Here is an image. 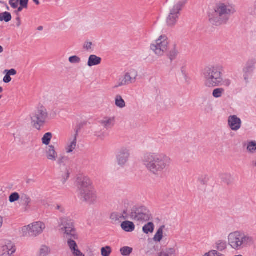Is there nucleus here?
<instances>
[{"instance_id":"bb28decb","label":"nucleus","mask_w":256,"mask_h":256,"mask_svg":"<svg viewBox=\"0 0 256 256\" xmlns=\"http://www.w3.org/2000/svg\"><path fill=\"white\" fill-rule=\"evenodd\" d=\"M178 18L179 16L168 14L166 19L167 26L170 27L175 26L178 20Z\"/></svg>"},{"instance_id":"2eb2a0df","label":"nucleus","mask_w":256,"mask_h":256,"mask_svg":"<svg viewBox=\"0 0 256 256\" xmlns=\"http://www.w3.org/2000/svg\"><path fill=\"white\" fill-rule=\"evenodd\" d=\"M46 158L50 162H56L58 158V153L54 145L51 144L46 146L44 150Z\"/></svg>"},{"instance_id":"1a4fd4ad","label":"nucleus","mask_w":256,"mask_h":256,"mask_svg":"<svg viewBox=\"0 0 256 256\" xmlns=\"http://www.w3.org/2000/svg\"><path fill=\"white\" fill-rule=\"evenodd\" d=\"M45 229V224L41 221H38L22 227L20 233L24 238H35L41 234Z\"/></svg>"},{"instance_id":"39448f33","label":"nucleus","mask_w":256,"mask_h":256,"mask_svg":"<svg viewBox=\"0 0 256 256\" xmlns=\"http://www.w3.org/2000/svg\"><path fill=\"white\" fill-rule=\"evenodd\" d=\"M228 242L230 247L235 250H240L254 244V239L249 234L240 231H234L228 236Z\"/></svg>"},{"instance_id":"5701e85b","label":"nucleus","mask_w":256,"mask_h":256,"mask_svg":"<svg viewBox=\"0 0 256 256\" xmlns=\"http://www.w3.org/2000/svg\"><path fill=\"white\" fill-rule=\"evenodd\" d=\"M17 72L15 69L12 68L10 70H6L4 72V74H5V76L3 78V82L4 83H8L12 80L10 76H15Z\"/></svg>"},{"instance_id":"f704fd0d","label":"nucleus","mask_w":256,"mask_h":256,"mask_svg":"<svg viewBox=\"0 0 256 256\" xmlns=\"http://www.w3.org/2000/svg\"><path fill=\"white\" fill-rule=\"evenodd\" d=\"M132 248L129 246H124L120 249V252L123 256H128L132 252Z\"/></svg>"},{"instance_id":"2f4dec72","label":"nucleus","mask_w":256,"mask_h":256,"mask_svg":"<svg viewBox=\"0 0 256 256\" xmlns=\"http://www.w3.org/2000/svg\"><path fill=\"white\" fill-rule=\"evenodd\" d=\"M83 49L88 52H92L94 50V44L90 40H86L83 44Z\"/></svg>"},{"instance_id":"c03bdc74","label":"nucleus","mask_w":256,"mask_h":256,"mask_svg":"<svg viewBox=\"0 0 256 256\" xmlns=\"http://www.w3.org/2000/svg\"><path fill=\"white\" fill-rule=\"evenodd\" d=\"M9 4L12 8L16 9L20 5V0H9Z\"/></svg>"},{"instance_id":"b1692460","label":"nucleus","mask_w":256,"mask_h":256,"mask_svg":"<svg viewBox=\"0 0 256 256\" xmlns=\"http://www.w3.org/2000/svg\"><path fill=\"white\" fill-rule=\"evenodd\" d=\"M164 226H162L158 228L153 238L154 242H160L164 238Z\"/></svg>"},{"instance_id":"0eeeda50","label":"nucleus","mask_w":256,"mask_h":256,"mask_svg":"<svg viewBox=\"0 0 256 256\" xmlns=\"http://www.w3.org/2000/svg\"><path fill=\"white\" fill-rule=\"evenodd\" d=\"M170 40L166 34L159 36L150 46V50L158 56H162L170 50Z\"/></svg>"},{"instance_id":"49530a36","label":"nucleus","mask_w":256,"mask_h":256,"mask_svg":"<svg viewBox=\"0 0 256 256\" xmlns=\"http://www.w3.org/2000/svg\"><path fill=\"white\" fill-rule=\"evenodd\" d=\"M24 201L25 202V203L27 204H28L31 202V199L30 198L27 196H24L22 197Z\"/></svg>"},{"instance_id":"aec40b11","label":"nucleus","mask_w":256,"mask_h":256,"mask_svg":"<svg viewBox=\"0 0 256 256\" xmlns=\"http://www.w3.org/2000/svg\"><path fill=\"white\" fill-rule=\"evenodd\" d=\"M102 59L95 54H90L88 58L87 66L92 67L100 65L102 63Z\"/></svg>"},{"instance_id":"f257e3e1","label":"nucleus","mask_w":256,"mask_h":256,"mask_svg":"<svg viewBox=\"0 0 256 256\" xmlns=\"http://www.w3.org/2000/svg\"><path fill=\"white\" fill-rule=\"evenodd\" d=\"M142 162L150 173L159 176L170 166L172 160L163 153L148 152L144 155Z\"/></svg>"},{"instance_id":"ddd939ff","label":"nucleus","mask_w":256,"mask_h":256,"mask_svg":"<svg viewBox=\"0 0 256 256\" xmlns=\"http://www.w3.org/2000/svg\"><path fill=\"white\" fill-rule=\"evenodd\" d=\"M188 0H167L168 3V14L179 16L180 12Z\"/></svg>"},{"instance_id":"a19ab883","label":"nucleus","mask_w":256,"mask_h":256,"mask_svg":"<svg viewBox=\"0 0 256 256\" xmlns=\"http://www.w3.org/2000/svg\"><path fill=\"white\" fill-rule=\"evenodd\" d=\"M122 220L128 219L131 220V212H128L127 210H124L122 212L120 213Z\"/></svg>"},{"instance_id":"3c124183","label":"nucleus","mask_w":256,"mask_h":256,"mask_svg":"<svg viewBox=\"0 0 256 256\" xmlns=\"http://www.w3.org/2000/svg\"><path fill=\"white\" fill-rule=\"evenodd\" d=\"M17 20L18 22L16 24V26H17L19 27L20 26V24H21V22H20V18H17Z\"/></svg>"},{"instance_id":"6e6d98bb","label":"nucleus","mask_w":256,"mask_h":256,"mask_svg":"<svg viewBox=\"0 0 256 256\" xmlns=\"http://www.w3.org/2000/svg\"><path fill=\"white\" fill-rule=\"evenodd\" d=\"M42 27H41V26H40V27H39V28H38V30H42Z\"/></svg>"},{"instance_id":"bf43d9fd","label":"nucleus","mask_w":256,"mask_h":256,"mask_svg":"<svg viewBox=\"0 0 256 256\" xmlns=\"http://www.w3.org/2000/svg\"><path fill=\"white\" fill-rule=\"evenodd\" d=\"M0 3H2V2L0 1Z\"/></svg>"},{"instance_id":"a878e982","label":"nucleus","mask_w":256,"mask_h":256,"mask_svg":"<svg viewBox=\"0 0 256 256\" xmlns=\"http://www.w3.org/2000/svg\"><path fill=\"white\" fill-rule=\"evenodd\" d=\"M114 104L120 108L122 109L126 106V104L122 96L117 94L114 98Z\"/></svg>"},{"instance_id":"4c0bfd02","label":"nucleus","mask_w":256,"mask_h":256,"mask_svg":"<svg viewBox=\"0 0 256 256\" xmlns=\"http://www.w3.org/2000/svg\"><path fill=\"white\" fill-rule=\"evenodd\" d=\"M202 256H225V255L216 250H211L204 254Z\"/></svg>"},{"instance_id":"c9c22d12","label":"nucleus","mask_w":256,"mask_h":256,"mask_svg":"<svg viewBox=\"0 0 256 256\" xmlns=\"http://www.w3.org/2000/svg\"><path fill=\"white\" fill-rule=\"evenodd\" d=\"M11 20L12 16L10 12H6L0 14V21H4L8 22Z\"/></svg>"},{"instance_id":"393cba45","label":"nucleus","mask_w":256,"mask_h":256,"mask_svg":"<svg viewBox=\"0 0 256 256\" xmlns=\"http://www.w3.org/2000/svg\"><path fill=\"white\" fill-rule=\"evenodd\" d=\"M222 180L227 184H231L234 182V177L230 173H224L221 175Z\"/></svg>"},{"instance_id":"72a5a7b5","label":"nucleus","mask_w":256,"mask_h":256,"mask_svg":"<svg viewBox=\"0 0 256 256\" xmlns=\"http://www.w3.org/2000/svg\"><path fill=\"white\" fill-rule=\"evenodd\" d=\"M224 94V90L223 88H218L213 90L212 95L214 98H218L222 97Z\"/></svg>"},{"instance_id":"ea45409f","label":"nucleus","mask_w":256,"mask_h":256,"mask_svg":"<svg viewBox=\"0 0 256 256\" xmlns=\"http://www.w3.org/2000/svg\"><path fill=\"white\" fill-rule=\"evenodd\" d=\"M20 196L19 194L14 192L10 194L9 196V201L10 202L12 203L19 200Z\"/></svg>"},{"instance_id":"8fccbe9b","label":"nucleus","mask_w":256,"mask_h":256,"mask_svg":"<svg viewBox=\"0 0 256 256\" xmlns=\"http://www.w3.org/2000/svg\"><path fill=\"white\" fill-rule=\"evenodd\" d=\"M3 224V218L0 216V229L2 227Z\"/></svg>"},{"instance_id":"20e7f679","label":"nucleus","mask_w":256,"mask_h":256,"mask_svg":"<svg viewBox=\"0 0 256 256\" xmlns=\"http://www.w3.org/2000/svg\"><path fill=\"white\" fill-rule=\"evenodd\" d=\"M234 4L230 2H220L209 14V20L213 24L220 26L226 24L231 16L236 12Z\"/></svg>"},{"instance_id":"58836bf2","label":"nucleus","mask_w":256,"mask_h":256,"mask_svg":"<svg viewBox=\"0 0 256 256\" xmlns=\"http://www.w3.org/2000/svg\"><path fill=\"white\" fill-rule=\"evenodd\" d=\"M112 252V248L110 246L102 247L101 248V254L102 256H110Z\"/></svg>"},{"instance_id":"473e14b6","label":"nucleus","mask_w":256,"mask_h":256,"mask_svg":"<svg viewBox=\"0 0 256 256\" xmlns=\"http://www.w3.org/2000/svg\"><path fill=\"white\" fill-rule=\"evenodd\" d=\"M154 225L152 222H149L146 224L142 228V231L146 234L153 232Z\"/></svg>"},{"instance_id":"4d7b16f0","label":"nucleus","mask_w":256,"mask_h":256,"mask_svg":"<svg viewBox=\"0 0 256 256\" xmlns=\"http://www.w3.org/2000/svg\"><path fill=\"white\" fill-rule=\"evenodd\" d=\"M6 9H7L8 10H9V7H8V6H7Z\"/></svg>"},{"instance_id":"7ed1b4c3","label":"nucleus","mask_w":256,"mask_h":256,"mask_svg":"<svg viewBox=\"0 0 256 256\" xmlns=\"http://www.w3.org/2000/svg\"><path fill=\"white\" fill-rule=\"evenodd\" d=\"M78 197L84 202L93 204L98 200L97 192L92 179L87 176H80L76 182Z\"/></svg>"},{"instance_id":"cd10ccee","label":"nucleus","mask_w":256,"mask_h":256,"mask_svg":"<svg viewBox=\"0 0 256 256\" xmlns=\"http://www.w3.org/2000/svg\"><path fill=\"white\" fill-rule=\"evenodd\" d=\"M216 250L218 252H223L227 249L226 242L222 240H217L215 244Z\"/></svg>"},{"instance_id":"6e6552de","label":"nucleus","mask_w":256,"mask_h":256,"mask_svg":"<svg viewBox=\"0 0 256 256\" xmlns=\"http://www.w3.org/2000/svg\"><path fill=\"white\" fill-rule=\"evenodd\" d=\"M48 116L46 108L42 106H40L30 114L31 124L35 128L40 130L46 123Z\"/></svg>"},{"instance_id":"4468645a","label":"nucleus","mask_w":256,"mask_h":256,"mask_svg":"<svg viewBox=\"0 0 256 256\" xmlns=\"http://www.w3.org/2000/svg\"><path fill=\"white\" fill-rule=\"evenodd\" d=\"M130 156V150L128 148L126 147L120 148L116 155L118 165L120 168L126 166L128 163Z\"/></svg>"},{"instance_id":"5fc2aeb1","label":"nucleus","mask_w":256,"mask_h":256,"mask_svg":"<svg viewBox=\"0 0 256 256\" xmlns=\"http://www.w3.org/2000/svg\"><path fill=\"white\" fill-rule=\"evenodd\" d=\"M3 91V88L0 86V93L2 92Z\"/></svg>"},{"instance_id":"4be33fe9","label":"nucleus","mask_w":256,"mask_h":256,"mask_svg":"<svg viewBox=\"0 0 256 256\" xmlns=\"http://www.w3.org/2000/svg\"><path fill=\"white\" fill-rule=\"evenodd\" d=\"M247 152L250 154L256 153V140H248L245 144Z\"/></svg>"},{"instance_id":"09e8293b","label":"nucleus","mask_w":256,"mask_h":256,"mask_svg":"<svg viewBox=\"0 0 256 256\" xmlns=\"http://www.w3.org/2000/svg\"><path fill=\"white\" fill-rule=\"evenodd\" d=\"M27 8V6H23L21 5H20V6H18V8H18V12H20L21 11H22L23 8Z\"/></svg>"},{"instance_id":"c85d7f7f","label":"nucleus","mask_w":256,"mask_h":256,"mask_svg":"<svg viewBox=\"0 0 256 256\" xmlns=\"http://www.w3.org/2000/svg\"><path fill=\"white\" fill-rule=\"evenodd\" d=\"M176 250L170 248L162 250L158 254V256H176Z\"/></svg>"},{"instance_id":"9d476101","label":"nucleus","mask_w":256,"mask_h":256,"mask_svg":"<svg viewBox=\"0 0 256 256\" xmlns=\"http://www.w3.org/2000/svg\"><path fill=\"white\" fill-rule=\"evenodd\" d=\"M151 214L150 211L144 206H135L131 210V220L144 222L150 220Z\"/></svg>"},{"instance_id":"9b49d317","label":"nucleus","mask_w":256,"mask_h":256,"mask_svg":"<svg viewBox=\"0 0 256 256\" xmlns=\"http://www.w3.org/2000/svg\"><path fill=\"white\" fill-rule=\"evenodd\" d=\"M138 76V72L134 69H131L126 72L123 76L119 79L114 88H118L134 84L136 81Z\"/></svg>"},{"instance_id":"a18cd8bd","label":"nucleus","mask_w":256,"mask_h":256,"mask_svg":"<svg viewBox=\"0 0 256 256\" xmlns=\"http://www.w3.org/2000/svg\"><path fill=\"white\" fill-rule=\"evenodd\" d=\"M110 218L111 220H114V221H122V220L121 218V216L120 213L117 212H114L112 214L110 215Z\"/></svg>"},{"instance_id":"e433bc0d","label":"nucleus","mask_w":256,"mask_h":256,"mask_svg":"<svg viewBox=\"0 0 256 256\" xmlns=\"http://www.w3.org/2000/svg\"><path fill=\"white\" fill-rule=\"evenodd\" d=\"M68 62L73 64H79L82 62L81 58L78 56H72L68 58Z\"/></svg>"},{"instance_id":"a211bd4d","label":"nucleus","mask_w":256,"mask_h":256,"mask_svg":"<svg viewBox=\"0 0 256 256\" xmlns=\"http://www.w3.org/2000/svg\"><path fill=\"white\" fill-rule=\"evenodd\" d=\"M77 139L76 136H74L72 138H70L66 142L64 150L67 154H72L76 148Z\"/></svg>"},{"instance_id":"603ef678","label":"nucleus","mask_w":256,"mask_h":256,"mask_svg":"<svg viewBox=\"0 0 256 256\" xmlns=\"http://www.w3.org/2000/svg\"><path fill=\"white\" fill-rule=\"evenodd\" d=\"M36 4L38 5L40 4V1L39 0H32Z\"/></svg>"},{"instance_id":"de8ad7c7","label":"nucleus","mask_w":256,"mask_h":256,"mask_svg":"<svg viewBox=\"0 0 256 256\" xmlns=\"http://www.w3.org/2000/svg\"><path fill=\"white\" fill-rule=\"evenodd\" d=\"M28 0H20V5L23 6H28Z\"/></svg>"},{"instance_id":"423d86ee","label":"nucleus","mask_w":256,"mask_h":256,"mask_svg":"<svg viewBox=\"0 0 256 256\" xmlns=\"http://www.w3.org/2000/svg\"><path fill=\"white\" fill-rule=\"evenodd\" d=\"M58 226L62 234L64 239H78V236L74 228L72 220L68 216H63L58 220Z\"/></svg>"},{"instance_id":"864d4df0","label":"nucleus","mask_w":256,"mask_h":256,"mask_svg":"<svg viewBox=\"0 0 256 256\" xmlns=\"http://www.w3.org/2000/svg\"><path fill=\"white\" fill-rule=\"evenodd\" d=\"M4 52V48L2 46H0V54Z\"/></svg>"},{"instance_id":"79ce46f5","label":"nucleus","mask_w":256,"mask_h":256,"mask_svg":"<svg viewBox=\"0 0 256 256\" xmlns=\"http://www.w3.org/2000/svg\"><path fill=\"white\" fill-rule=\"evenodd\" d=\"M94 136L100 140H103L106 136V134L104 130H98L94 132Z\"/></svg>"},{"instance_id":"412c9836","label":"nucleus","mask_w":256,"mask_h":256,"mask_svg":"<svg viewBox=\"0 0 256 256\" xmlns=\"http://www.w3.org/2000/svg\"><path fill=\"white\" fill-rule=\"evenodd\" d=\"M122 229L127 232H132L135 230L136 226L134 223L129 220H125L121 223Z\"/></svg>"},{"instance_id":"f03ea898","label":"nucleus","mask_w":256,"mask_h":256,"mask_svg":"<svg viewBox=\"0 0 256 256\" xmlns=\"http://www.w3.org/2000/svg\"><path fill=\"white\" fill-rule=\"evenodd\" d=\"M223 66L216 64L206 67L202 72L204 86L209 88L220 86H229L231 82L228 79H224Z\"/></svg>"},{"instance_id":"f8f14e48","label":"nucleus","mask_w":256,"mask_h":256,"mask_svg":"<svg viewBox=\"0 0 256 256\" xmlns=\"http://www.w3.org/2000/svg\"><path fill=\"white\" fill-rule=\"evenodd\" d=\"M15 244L10 240L5 239L0 244V256H12L16 252Z\"/></svg>"},{"instance_id":"13d9d810","label":"nucleus","mask_w":256,"mask_h":256,"mask_svg":"<svg viewBox=\"0 0 256 256\" xmlns=\"http://www.w3.org/2000/svg\"><path fill=\"white\" fill-rule=\"evenodd\" d=\"M2 98V96H0V98Z\"/></svg>"},{"instance_id":"7c9ffc66","label":"nucleus","mask_w":256,"mask_h":256,"mask_svg":"<svg viewBox=\"0 0 256 256\" xmlns=\"http://www.w3.org/2000/svg\"><path fill=\"white\" fill-rule=\"evenodd\" d=\"M52 138V132H48L44 134L42 138V144L48 146H50V142Z\"/></svg>"},{"instance_id":"f3484780","label":"nucleus","mask_w":256,"mask_h":256,"mask_svg":"<svg viewBox=\"0 0 256 256\" xmlns=\"http://www.w3.org/2000/svg\"><path fill=\"white\" fill-rule=\"evenodd\" d=\"M76 239H68L66 241L68 246V247L72 255L73 256H85L79 249L78 245L75 242Z\"/></svg>"},{"instance_id":"6ab92c4d","label":"nucleus","mask_w":256,"mask_h":256,"mask_svg":"<svg viewBox=\"0 0 256 256\" xmlns=\"http://www.w3.org/2000/svg\"><path fill=\"white\" fill-rule=\"evenodd\" d=\"M115 122L116 118L114 116H106L100 121V124L106 128L112 127Z\"/></svg>"},{"instance_id":"37998d69","label":"nucleus","mask_w":256,"mask_h":256,"mask_svg":"<svg viewBox=\"0 0 256 256\" xmlns=\"http://www.w3.org/2000/svg\"><path fill=\"white\" fill-rule=\"evenodd\" d=\"M70 176V172L68 170H66L62 174L61 178V182L62 184H65L66 180H68Z\"/></svg>"},{"instance_id":"c756f323","label":"nucleus","mask_w":256,"mask_h":256,"mask_svg":"<svg viewBox=\"0 0 256 256\" xmlns=\"http://www.w3.org/2000/svg\"><path fill=\"white\" fill-rule=\"evenodd\" d=\"M51 252V249L48 246L43 244L39 248L38 256H48Z\"/></svg>"},{"instance_id":"dca6fc26","label":"nucleus","mask_w":256,"mask_h":256,"mask_svg":"<svg viewBox=\"0 0 256 256\" xmlns=\"http://www.w3.org/2000/svg\"><path fill=\"white\" fill-rule=\"evenodd\" d=\"M228 125L232 130L237 131L242 126V120L236 115L230 116L228 120Z\"/></svg>"}]
</instances>
